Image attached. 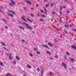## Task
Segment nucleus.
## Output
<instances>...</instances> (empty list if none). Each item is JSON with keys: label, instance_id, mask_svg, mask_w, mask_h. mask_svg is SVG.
I'll use <instances>...</instances> for the list:
<instances>
[{"label": "nucleus", "instance_id": "37", "mask_svg": "<svg viewBox=\"0 0 76 76\" xmlns=\"http://www.w3.org/2000/svg\"><path fill=\"white\" fill-rule=\"evenodd\" d=\"M37 54H40V53H39V52H37Z\"/></svg>", "mask_w": 76, "mask_h": 76}, {"label": "nucleus", "instance_id": "57", "mask_svg": "<svg viewBox=\"0 0 76 76\" xmlns=\"http://www.w3.org/2000/svg\"><path fill=\"white\" fill-rule=\"evenodd\" d=\"M23 76H26L25 75H24Z\"/></svg>", "mask_w": 76, "mask_h": 76}, {"label": "nucleus", "instance_id": "32", "mask_svg": "<svg viewBox=\"0 0 76 76\" xmlns=\"http://www.w3.org/2000/svg\"><path fill=\"white\" fill-rule=\"evenodd\" d=\"M37 71L38 72H39V67H38L37 68Z\"/></svg>", "mask_w": 76, "mask_h": 76}, {"label": "nucleus", "instance_id": "36", "mask_svg": "<svg viewBox=\"0 0 76 76\" xmlns=\"http://www.w3.org/2000/svg\"><path fill=\"white\" fill-rule=\"evenodd\" d=\"M64 32H65V33H66V34H67V31H66V30H64Z\"/></svg>", "mask_w": 76, "mask_h": 76}, {"label": "nucleus", "instance_id": "15", "mask_svg": "<svg viewBox=\"0 0 76 76\" xmlns=\"http://www.w3.org/2000/svg\"><path fill=\"white\" fill-rule=\"evenodd\" d=\"M41 16H42V17H43V18H45L46 16L45 15H41Z\"/></svg>", "mask_w": 76, "mask_h": 76}, {"label": "nucleus", "instance_id": "59", "mask_svg": "<svg viewBox=\"0 0 76 76\" xmlns=\"http://www.w3.org/2000/svg\"><path fill=\"white\" fill-rule=\"evenodd\" d=\"M46 42H47V41H46Z\"/></svg>", "mask_w": 76, "mask_h": 76}, {"label": "nucleus", "instance_id": "2", "mask_svg": "<svg viewBox=\"0 0 76 76\" xmlns=\"http://www.w3.org/2000/svg\"><path fill=\"white\" fill-rule=\"evenodd\" d=\"M7 56H9L10 57V60H12V57H11V56H12V55L10 54V53H9V54H7Z\"/></svg>", "mask_w": 76, "mask_h": 76}, {"label": "nucleus", "instance_id": "3", "mask_svg": "<svg viewBox=\"0 0 76 76\" xmlns=\"http://www.w3.org/2000/svg\"><path fill=\"white\" fill-rule=\"evenodd\" d=\"M62 65L64 67L65 69H66V68H67V66L66 65V64L64 63H62Z\"/></svg>", "mask_w": 76, "mask_h": 76}, {"label": "nucleus", "instance_id": "48", "mask_svg": "<svg viewBox=\"0 0 76 76\" xmlns=\"http://www.w3.org/2000/svg\"><path fill=\"white\" fill-rule=\"evenodd\" d=\"M54 41H55V42H56V39H54Z\"/></svg>", "mask_w": 76, "mask_h": 76}, {"label": "nucleus", "instance_id": "49", "mask_svg": "<svg viewBox=\"0 0 76 76\" xmlns=\"http://www.w3.org/2000/svg\"><path fill=\"white\" fill-rule=\"evenodd\" d=\"M3 48H4V49L5 50L6 49V48H5V47H3Z\"/></svg>", "mask_w": 76, "mask_h": 76}, {"label": "nucleus", "instance_id": "63", "mask_svg": "<svg viewBox=\"0 0 76 76\" xmlns=\"http://www.w3.org/2000/svg\"><path fill=\"white\" fill-rule=\"evenodd\" d=\"M25 73H26V72H25Z\"/></svg>", "mask_w": 76, "mask_h": 76}, {"label": "nucleus", "instance_id": "7", "mask_svg": "<svg viewBox=\"0 0 76 76\" xmlns=\"http://www.w3.org/2000/svg\"><path fill=\"white\" fill-rule=\"evenodd\" d=\"M16 58L17 60H20V58H19V57L17 56H16Z\"/></svg>", "mask_w": 76, "mask_h": 76}, {"label": "nucleus", "instance_id": "26", "mask_svg": "<svg viewBox=\"0 0 76 76\" xmlns=\"http://www.w3.org/2000/svg\"><path fill=\"white\" fill-rule=\"evenodd\" d=\"M1 44L2 45H4H4H5L4 44V43H3V42H1Z\"/></svg>", "mask_w": 76, "mask_h": 76}, {"label": "nucleus", "instance_id": "47", "mask_svg": "<svg viewBox=\"0 0 76 76\" xmlns=\"http://www.w3.org/2000/svg\"><path fill=\"white\" fill-rule=\"evenodd\" d=\"M60 15H61V11H60Z\"/></svg>", "mask_w": 76, "mask_h": 76}, {"label": "nucleus", "instance_id": "41", "mask_svg": "<svg viewBox=\"0 0 76 76\" xmlns=\"http://www.w3.org/2000/svg\"><path fill=\"white\" fill-rule=\"evenodd\" d=\"M34 50L35 51H37V49L36 48H34Z\"/></svg>", "mask_w": 76, "mask_h": 76}, {"label": "nucleus", "instance_id": "6", "mask_svg": "<svg viewBox=\"0 0 76 76\" xmlns=\"http://www.w3.org/2000/svg\"><path fill=\"white\" fill-rule=\"evenodd\" d=\"M42 46H43V47H45L46 48H48V49H49V48H48L47 46L46 45H42Z\"/></svg>", "mask_w": 76, "mask_h": 76}, {"label": "nucleus", "instance_id": "42", "mask_svg": "<svg viewBox=\"0 0 76 76\" xmlns=\"http://www.w3.org/2000/svg\"><path fill=\"white\" fill-rule=\"evenodd\" d=\"M10 6H13V5H12V4L10 3Z\"/></svg>", "mask_w": 76, "mask_h": 76}, {"label": "nucleus", "instance_id": "14", "mask_svg": "<svg viewBox=\"0 0 76 76\" xmlns=\"http://www.w3.org/2000/svg\"><path fill=\"white\" fill-rule=\"evenodd\" d=\"M44 9L45 11V14L47 15V10H46V9L45 8H44Z\"/></svg>", "mask_w": 76, "mask_h": 76}, {"label": "nucleus", "instance_id": "54", "mask_svg": "<svg viewBox=\"0 0 76 76\" xmlns=\"http://www.w3.org/2000/svg\"><path fill=\"white\" fill-rule=\"evenodd\" d=\"M55 22H57V21H55Z\"/></svg>", "mask_w": 76, "mask_h": 76}, {"label": "nucleus", "instance_id": "10", "mask_svg": "<svg viewBox=\"0 0 76 76\" xmlns=\"http://www.w3.org/2000/svg\"><path fill=\"white\" fill-rule=\"evenodd\" d=\"M27 19L28 20V21H29V22H32V21H33V20H31L29 19L28 18H27Z\"/></svg>", "mask_w": 76, "mask_h": 76}, {"label": "nucleus", "instance_id": "16", "mask_svg": "<svg viewBox=\"0 0 76 76\" xmlns=\"http://www.w3.org/2000/svg\"><path fill=\"white\" fill-rule=\"evenodd\" d=\"M13 63L14 64H15H15H16V61H13Z\"/></svg>", "mask_w": 76, "mask_h": 76}, {"label": "nucleus", "instance_id": "55", "mask_svg": "<svg viewBox=\"0 0 76 76\" xmlns=\"http://www.w3.org/2000/svg\"><path fill=\"white\" fill-rule=\"evenodd\" d=\"M32 32H33V33H34V31H32Z\"/></svg>", "mask_w": 76, "mask_h": 76}, {"label": "nucleus", "instance_id": "44", "mask_svg": "<svg viewBox=\"0 0 76 76\" xmlns=\"http://www.w3.org/2000/svg\"><path fill=\"white\" fill-rule=\"evenodd\" d=\"M65 26L66 27H69V26H67L66 25H65Z\"/></svg>", "mask_w": 76, "mask_h": 76}, {"label": "nucleus", "instance_id": "51", "mask_svg": "<svg viewBox=\"0 0 76 76\" xmlns=\"http://www.w3.org/2000/svg\"><path fill=\"white\" fill-rule=\"evenodd\" d=\"M1 9H3V7L2 6H1Z\"/></svg>", "mask_w": 76, "mask_h": 76}, {"label": "nucleus", "instance_id": "18", "mask_svg": "<svg viewBox=\"0 0 76 76\" xmlns=\"http://www.w3.org/2000/svg\"><path fill=\"white\" fill-rule=\"evenodd\" d=\"M50 5H51V7H53V6L54 5V3H51Z\"/></svg>", "mask_w": 76, "mask_h": 76}, {"label": "nucleus", "instance_id": "61", "mask_svg": "<svg viewBox=\"0 0 76 76\" xmlns=\"http://www.w3.org/2000/svg\"><path fill=\"white\" fill-rule=\"evenodd\" d=\"M20 23H21V22H20Z\"/></svg>", "mask_w": 76, "mask_h": 76}, {"label": "nucleus", "instance_id": "50", "mask_svg": "<svg viewBox=\"0 0 76 76\" xmlns=\"http://www.w3.org/2000/svg\"><path fill=\"white\" fill-rule=\"evenodd\" d=\"M63 7H64V8L65 9V8H66V7H65V6H64Z\"/></svg>", "mask_w": 76, "mask_h": 76}, {"label": "nucleus", "instance_id": "62", "mask_svg": "<svg viewBox=\"0 0 76 76\" xmlns=\"http://www.w3.org/2000/svg\"><path fill=\"white\" fill-rule=\"evenodd\" d=\"M0 69H1V68H0Z\"/></svg>", "mask_w": 76, "mask_h": 76}, {"label": "nucleus", "instance_id": "25", "mask_svg": "<svg viewBox=\"0 0 76 76\" xmlns=\"http://www.w3.org/2000/svg\"><path fill=\"white\" fill-rule=\"evenodd\" d=\"M49 3H48V4H46V7H48V6H49Z\"/></svg>", "mask_w": 76, "mask_h": 76}, {"label": "nucleus", "instance_id": "4", "mask_svg": "<svg viewBox=\"0 0 76 76\" xmlns=\"http://www.w3.org/2000/svg\"><path fill=\"white\" fill-rule=\"evenodd\" d=\"M25 1H26V3H27L28 4H31V2L28 1H26V0H24Z\"/></svg>", "mask_w": 76, "mask_h": 76}, {"label": "nucleus", "instance_id": "56", "mask_svg": "<svg viewBox=\"0 0 76 76\" xmlns=\"http://www.w3.org/2000/svg\"><path fill=\"white\" fill-rule=\"evenodd\" d=\"M0 12H2V11L1 10H0Z\"/></svg>", "mask_w": 76, "mask_h": 76}, {"label": "nucleus", "instance_id": "22", "mask_svg": "<svg viewBox=\"0 0 76 76\" xmlns=\"http://www.w3.org/2000/svg\"><path fill=\"white\" fill-rule=\"evenodd\" d=\"M66 54L68 55V56H70V54H69V53L66 52Z\"/></svg>", "mask_w": 76, "mask_h": 76}, {"label": "nucleus", "instance_id": "31", "mask_svg": "<svg viewBox=\"0 0 76 76\" xmlns=\"http://www.w3.org/2000/svg\"><path fill=\"white\" fill-rule=\"evenodd\" d=\"M66 13H70V12L69 11H67L66 12Z\"/></svg>", "mask_w": 76, "mask_h": 76}, {"label": "nucleus", "instance_id": "27", "mask_svg": "<svg viewBox=\"0 0 76 76\" xmlns=\"http://www.w3.org/2000/svg\"><path fill=\"white\" fill-rule=\"evenodd\" d=\"M49 75H53V72H50L49 73Z\"/></svg>", "mask_w": 76, "mask_h": 76}, {"label": "nucleus", "instance_id": "30", "mask_svg": "<svg viewBox=\"0 0 76 76\" xmlns=\"http://www.w3.org/2000/svg\"><path fill=\"white\" fill-rule=\"evenodd\" d=\"M30 56H31V57H32V56H33V55H32V54H31V53H30Z\"/></svg>", "mask_w": 76, "mask_h": 76}, {"label": "nucleus", "instance_id": "34", "mask_svg": "<svg viewBox=\"0 0 76 76\" xmlns=\"http://www.w3.org/2000/svg\"><path fill=\"white\" fill-rule=\"evenodd\" d=\"M3 20L4 22H7V21L6 20H5L3 19Z\"/></svg>", "mask_w": 76, "mask_h": 76}, {"label": "nucleus", "instance_id": "8", "mask_svg": "<svg viewBox=\"0 0 76 76\" xmlns=\"http://www.w3.org/2000/svg\"><path fill=\"white\" fill-rule=\"evenodd\" d=\"M46 53L47 54H49V55H51V53L49 51H46Z\"/></svg>", "mask_w": 76, "mask_h": 76}, {"label": "nucleus", "instance_id": "19", "mask_svg": "<svg viewBox=\"0 0 76 76\" xmlns=\"http://www.w3.org/2000/svg\"><path fill=\"white\" fill-rule=\"evenodd\" d=\"M9 11V12H12V13H13V14H14V15H15V12H13V11Z\"/></svg>", "mask_w": 76, "mask_h": 76}, {"label": "nucleus", "instance_id": "39", "mask_svg": "<svg viewBox=\"0 0 76 76\" xmlns=\"http://www.w3.org/2000/svg\"><path fill=\"white\" fill-rule=\"evenodd\" d=\"M40 11L41 12H42V13H44V12L43 11L41 10H40Z\"/></svg>", "mask_w": 76, "mask_h": 76}, {"label": "nucleus", "instance_id": "21", "mask_svg": "<svg viewBox=\"0 0 76 76\" xmlns=\"http://www.w3.org/2000/svg\"><path fill=\"white\" fill-rule=\"evenodd\" d=\"M11 3L13 4H15V3L12 0H11Z\"/></svg>", "mask_w": 76, "mask_h": 76}, {"label": "nucleus", "instance_id": "58", "mask_svg": "<svg viewBox=\"0 0 76 76\" xmlns=\"http://www.w3.org/2000/svg\"><path fill=\"white\" fill-rule=\"evenodd\" d=\"M58 76H61V75H59Z\"/></svg>", "mask_w": 76, "mask_h": 76}, {"label": "nucleus", "instance_id": "17", "mask_svg": "<svg viewBox=\"0 0 76 76\" xmlns=\"http://www.w3.org/2000/svg\"><path fill=\"white\" fill-rule=\"evenodd\" d=\"M21 19H22L23 20H24V21H26V19L23 18V17H22L21 18Z\"/></svg>", "mask_w": 76, "mask_h": 76}, {"label": "nucleus", "instance_id": "5", "mask_svg": "<svg viewBox=\"0 0 76 76\" xmlns=\"http://www.w3.org/2000/svg\"><path fill=\"white\" fill-rule=\"evenodd\" d=\"M71 47L72 48H73V49H75V50H76V47L75 46H74L73 45H71Z\"/></svg>", "mask_w": 76, "mask_h": 76}, {"label": "nucleus", "instance_id": "33", "mask_svg": "<svg viewBox=\"0 0 76 76\" xmlns=\"http://www.w3.org/2000/svg\"><path fill=\"white\" fill-rule=\"evenodd\" d=\"M52 14H53V15H54V14H55V12H52Z\"/></svg>", "mask_w": 76, "mask_h": 76}, {"label": "nucleus", "instance_id": "38", "mask_svg": "<svg viewBox=\"0 0 76 76\" xmlns=\"http://www.w3.org/2000/svg\"><path fill=\"white\" fill-rule=\"evenodd\" d=\"M55 57H56V58H58V57L57 56H55Z\"/></svg>", "mask_w": 76, "mask_h": 76}, {"label": "nucleus", "instance_id": "53", "mask_svg": "<svg viewBox=\"0 0 76 76\" xmlns=\"http://www.w3.org/2000/svg\"><path fill=\"white\" fill-rule=\"evenodd\" d=\"M47 0H44V1H47Z\"/></svg>", "mask_w": 76, "mask_h": 76}, {"label": "nucleus", "instance_id": "43", "mask_svg": "<svg viewBox=\"0 0 76 76\" xmlns=\"http://www.w3.org/2000/svg\"><path fill=\"white\" fill-rule=\"evenodd\" d=\"M39 6V5L38 4H37L36 5V7H38V6Z\"/></svg>", "mask_w": 76, "mask_h": 76}, {"label": "nucleus", "instance_id": "24", "mask_svg": "<svg viewBox=\"0 0 76 76\" xmlns=\"http://www.w3.org/2000/svg\"><path fill=\"white\" fill-rule=\"evenodd\" d=\"M40 20L42 22H43L44 21V20L42 19H40Z\"/></svg>", "mask_w": 76, "mask_h": 76}, {"label": "nucleus", "instance_id": "60", "mask_svg": "<svg viewBox=\"0 0 76 76\" xmlns=\"http://www.w3.org/2000/svg\"><path fill=\"white\" fill-rule=\"evenodd\" d=\"M24 9H25L26 8H24Z\"/></svg>", "mask_w": 76, "mask_h": 76}, {"label": "nucleus", "instance_id": "11", "mask_svg": "<svg viewBox=\"0 0 76 76\" xmlns=\"http://www.w3.org/2000/svg\"><path fill=\"white\" fill-rule=\"evenodd\" d=\"M48 45H50V46H51V47H52V46H53V45H51V44L50 43L48 42Z\"/></svg>", "mask_w": 76, "mask_h": 76}, {"label": "nucleus", "instance_id": "12", "mask_svg": "<svg viewBox=\"0 0 76 76\" xmlns=\"http://www.w3.org/2000/svg\"><path fill=\"white\" fill-rule=\"evenodd\" d=\"M19 28H20V29H23V30H24V28H23V27L20 26H19Z\"/></svg>", "mask_w": 76, "mask_h": 76}, {"label": "nucleus", "instance_id": "9", "mask_svg": "<svg viewBox=\"0 0 76 76\" xmlns=\"http://www.w3.org/2000/svg\"><path fill=\"white\" fill-rule=\"evenodd\" d=\"M8 16H11V17H13V15L12 14H8Z\"/></svg>", "mask_w": 76, "mask_h": 76}, {"label": "nucleus", "instance_id": "45", "mask_svg": "<svg viewBox=\"0 0 76 76\" xmlns=\"http://www.w3.org/2000/svg\"><path fill=\"white\" fill-rule=\"evenodd\" d=\"M5 28H6V29H8V28H7V27L6 26H5Z\"/></svg>", "mask_w": 76, "mask_h": 76}, {"label": "nucleus", "instance_id": "1", "mask_svg": "<svg viewBox=\"0 0 76 76\" xmlns=\"http://www.w3.org/2000/svg\"><path fill=\"white\" fill-rule=\"evenodd\" d=\"M23 24H24V25H26V27L27 28H28V29H31V30H32V27L29 26V25H28V24H26L25 23H23Z\"/></svg>", "mask_w": 76, "mask_h": 76}, {"label": "nucleus", "instance_id": "20", "mask_svg": "<svg viewBox=\"0 0 76 76\" xmlns=\"http://www.w3.org/2000/svg\"><path fill=\"white\" fill-rule=\"evenodd\" d=\"M70 59H71V61H74V59L72 58H69Z\"/></svg>", "mask_w": 76, "mask_h": 76}, {"label": "nucleus", "instance_id": "29", "mask_svg": "<svg viewBox=\"0 0 76 76\" xmlns=\"http://www.w3.org/2000/svg\"><path fill=\"white\" fill-rule=\"evenodd\" d=\"M31 15L32 17H34V14H31Z\"/></svg>", "mask_w": 76, "mask_h": 76}, {"label": "nucleus", "instance_id": "35", "mask_svg": "<svg viewBox=\"0 0 76 76\" xmlns=\"http://www.w3.org/2000/svg\"><path fill=\"white\" fill-rule=\"evenodd\" d=\"M72 30L73 31H75L76 32V29H73Z\"/></svg>", "mask_w": 76, "mask_h": 76}, {"label": "nucleus", "instance_id": "23", "mask_svg": "<svg viewBox=\"0 0 76 76\" xmlns=\"http://www.w3.org/2000/svg\"><path fill=\"white\" fill-rule=\"evenodd\" d=\"M43 73V72H42V70H41V76H42V74Z\"/></svg>", "mask_w": 76, "mask_h": 76}, {"label": "nucleus", "instance_id": "46", "mask_svg": "<svg viewBox=\"0 0 76 76\" xmlns=\"http://www.w3.org/2000/svg\"><path fill=\"white\" fill-rule=\"evenodd\" d=\"M50 58L51 59V60H53V58Z\"/></svg>", "mask_w": 76, "mask_h": 76}, {"label": "nucleus", "instance_id": "52", "mask_svg": "<svg viewBox=\"0 0 76 76\" xmlns=\"http://www.w3.org/2000/svg\"><path fill=\"white\" fill-rule=\"evenodd\" d=\"M60 10H62V8L61 7L60 8Z\"/></svg>", "mask_w": 76, "mask_h": 76}, {"label": "nucleus", "instance_id": "28", "mask_svg": "<svg viewBox=\"0 0 76 76\" xmlns=\"http://www.w3.org/2000/svg\"><path fill=\"white\" fill-rule=\"evenodd\" d=\"M0 64H1V66H3V64L2 63H0Z\"/></svg>", "mask_w": 76, "mask_h": 76}, {"label": "nucleus", "instance_id": "40", "mask_svg": "<svg viewBox=\"0 0 76 76\" xmlns=\"http://www.w3.org/2000/svg\"><path fill=\"white\" fill-rule=\"evenodd\" d=\"M22 42H25V40L23 39L22 40Z\"/></svg>", "mask_w": 76, "mask_h": 76}, {"label": "nucleus", "instance_id": "13", "mask_svg": "<svg viewBox=\"0 0 76 76\" xmlns=\"http://www.w3.org/2000/svg\"><path fill=\"white\" fill-rule=\"evenodd\" d=\"M27 66L28 67V68H29V69H31V66H30V65H27Z\"/></svg>", "mask_w": 76, "mask_h": 76}]
</instances>
